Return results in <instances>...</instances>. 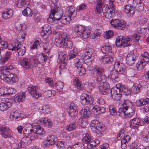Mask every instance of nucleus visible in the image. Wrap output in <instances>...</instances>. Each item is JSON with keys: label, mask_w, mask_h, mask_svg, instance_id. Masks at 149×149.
<instances>
[{"label": "nucleus", "mask_w": 149, "mask_h": 149, "mask_svg": "<svg viewBox=\"0 0 149 149\" xmlns=\"http://www.w3.org/2000/svg\"><path fill=\"white\" fill-rule=\"evenodd\" d=\"M96 82H99L100 84L99 86V89L101 93L105 95L110 91L109 84L106 82V79L103 74L96 75Z\"/></svg>", "instance_id": "nucleus-1"}, {"label": "nucleus", "mask_w": 149, "mask_h": 149, "mask_svg": "<svg viewBox=\"0 0 149 149\" xmlns=\"http://www.w3.org/2000/svg\"><path fill=\"white\" fill-rule=\"evenodd\" d=\"M74 29L75 32L84 38H88L91 33V31L88 28H85L81 25H75Z\"/></svg>", "instance_id": "nucleus-2"}, {"label": "nucleus", "mask_w": 149, "mask_h": 149, "mask_svg": "<svg viewBox=\"0 0 149 149\" xmlns=\"http://www.w3.org/2000/svg\"><path fill=\"white\" fill-rule=\"evenodd\" d=\"M132 43L131 39L128 37H125L120 36L117 37L116 38V44L118 47L123 46L124 47L130 46Z\"/></svg>", "instance_id": "nucleus-3"}, {"label": "nucleus", "mask_w": 149, "mask_h": 149, "mask_svg": "<svg viewBox=\"0 0 149 149\" xmlns=\"http://www.w3.org/2000/svg\"><path fill=\"white\" fill-rule=\"evenodd\" d=\"M0 78L4 82L11 84L15 83L18 80L17 75L12 73L6 74L1 73H0Z\"/></svg>", "instance_id": "nucleus-4"}, {"label": "nucleus", "mask_w": 149, "mask_h": 149, "mask_svg": "<svg viewBox=\"0 0 149 149\" xmlns=\"http://www.w3.org/2000/svg\"><path fill=\"white\" fill-rule=\"evenodd\" d=\"M125 110L126 117L130 118L134 114L132 103L129 100H126L122 105Z\"/></svg>", "instance_id": "nucleus-5"}, {"label": "nucleus", "mask_w": 149, "mask_h": 149, "mask_svg": "<svg viewBox=\"0 0 149 149\" xmlns=\"http://www.w3.org/2000/svg\"><path fill=\"white\" fill-rule=\"evenodd\" d=\"M63 15V11L58 6H55L52 7L50 13V16L54 18L56 20H59L61 19Z\"/></svg>", "instance_id": "nucleus-6"}, {"label": "nucleus", "mask_w": 149, "mask_h": 149, "mask_svg": "<svg viewBox=\"0 0 149 149\" xmlns=\"http://www.w3.org/2000/svg\"><path fill=\"white\" fill-rule=\"evenodd\" d=\"M110 23L114 28L120 30H124L126 27V23L122 19H113L111 20Z\"/></svg>", "instance_id": "nucleus-7"}, {"label": "nucleus", "mask_w": 149, "mask_h": 149, "mask_svg": "<svg viewBox=\"0 0 149 149\" xmlns=\"http://www.w3.org/2000/svg\"><path fill=\"white\" fill-rule=\"evenodd\" d=\"M81 103L83 105H88L92 104L93 102V98L86 92L82 93L80 97Z\"/></svg>", "instance_id": "nucleus-8"}, {"label": "nucleus", "mask_w": 149, "mask_h": 149, "mask_svg": "<svg viewBox=\"0 0 149 149\" xmlns=\"http://www.w3.org/2000/svg\"><path fill=\"white\" fill-rule=\"evenodd\" d=\"M67 34L65 33H60L55 39V45L58 47H62L63 43L68 39Z\"/></svg>", "instance_id": "nucleus-9"}, {"label": "nucleus", "mask_w": 149, "mask_h": 149, "mask_svg": "<svg viewBox=\"0 0 149 149\" xmlns=\"http://www.w3.org/2000/svg\"><path fill=\"white\" fill-rule=\"evenodd\" d=\"M68 110L69 111L68 112V114L72 118L74 119L75 122H76L75 118L78 113V107L77 105L74 103H71Z\"/></svg>", "instance_id": "nucleus-10"}, {"label": "nucleus", "mask_w": 149, "mask_h": 149, "mask_svg": "<svg viewBox=\"0 0 149 149\" xmlns=\"http://www.w3.org/2000/svg\"><path fill=\"white\" fill-rule=\"evenodd\" d=\"M38 88L37 86L30 85L28 87L27 89L31 96L36 99H37L42 95V93H38L37 91Z\"/></svg>", "instance_id": "nucleus-11"}, {"label": "nucleus", "mask_w": 149, "mask_h": 149, "mask_svg": "<svg viewBox=\"0 0 149 149\" xmlns=\"http://www.w3.org/2000/svg\"><path fill=\"white\" fill-rule=\"evenodd\" d=\"M36 123H33L32 124H27L24 126L23 132L25 134L30 136L33 135L34 131L35 128Z\"/></svg>", "instance_id": "nucleus-12"}, {"label": "nucleus", "mask_w": 149, "mask_h": 149, "mask_svg": "<svg viewBox=\"0 0 149 149\" xmlns=\"http://www.w3.org/2000/svg\"><path fill=\"white\" fill-rule=\"evenodd\" d=\"M102 11L103 15L107 18H111L114 16V11L109 8L107 4H105L102 8Z\"/></svg>", "instance_id": "nucleus-13"}, {"label": "nucleus", "mask_w": 149, "mask_h": 149, "mask_svg": "<svg viewBox=\"0 0 149 149\" xmlns=\"http://www.w3.org/2000/svg\"><path fill=\"white\" fill-rule=\"evenodd\" d=\"M114 69L120 74L124 73L125 71V67L124 64L121 63L119 61H116L114 65Z\"/></svg>", "instance_id": "nucleus-14"}, {"label": "nucleus", "mask_w": 149, "mask_h": 149, "mask_svg": "<svg viewBox=\"0 0 149 149\" xmlns=\"http://www.w3.org/2000/svg\"><path fill=\"white\" fill-rule=\"evenodd\" d=\"M74 63L76 64V65L78 70L79 75L80 76L83 75L86 72V70L81 65L79 59L77 58L74 61Z\"/></svg>", "instance_id": "nucleus-15"}, {"label": "nucleus", "mask_w": 149, "mask_h": 149, "mask_svg": "<svg viewBox=\"0 0 149 149\" xmlns=\"http://www.w3.org/2000/svg\"><path fill=\"white\" fill-rule=\"evenodd\" d=\"M136 60L137 57L135 54L131 52H129L126 57V63L129 65H132L134 64Z\"/></svg>", "instance_id": "nucleus-16"}, {"label": "nucleus", "mask_w": 149, "mask_h": 149, "mask_svg": "<svg viewBox=\"0 0 149 149\" xmlns=\"http://www.w3.org/2000/svg\"><path fill=\"white\" fill-rule=\"evenodd\" d=\"M20 65L24 69H27L31 66V61L29 59L24 57L20 58Z\"/></svg>", "instance_id": "nucleus-17"}, {"label": "nucleus", "mask_w": 149, "mask_h": 149, "mask_svg": "<svg viewBox=\"0 0 149 149\" xmlns=\"http://www.w3.org/2000/svg\"><path fill=\"white\" fill-rule=\"evenodd\" d=\"M38 122L40 125L46 127H51L53 125V123L51 120L46 117L40 118L38 120Z\"/></svg>", "instance_id": "nucleus-18"}, {"label": "nucleus", "mask_w": 149, "mask_h": 149, "mask_svg": "<svg viewBox=\"0 0 149 149\" xmlns=\"http://www.w3.org/2000/svg\"><path fill=\"white\" fill-rule=\"evenodd\" d=\"M135 9L133 7L130 5H127L125 6L124 11L127 15L129 17H132L134 15Z\"/></svg>", "instance_id": "nucleus-19"}, {"label": "nucleus", "mask_w": 149, "mask_h": 149, "mask_svg": "<svg viewBox=\"0 0 149 149\" xmlns=\"http://www.w3.org/2000/svg\"><path fill=\"white\" fill-rule=\"evenodd\" d=\"M4 100V101L0 103V110L3 111H6L11 107V103L8 100L7 98Z\"/></svg>", "instance_id": "nucleus-20"}, {"label": "nucleus", "mask_w": 149, "mask_h": 149, "mask_svg": "<svg viewBox=\"0 0 149 149\" xmlns=\"http://www.w3.org/2000/svg\"><path fill=\"white\" fill-rule=\"evenodd\" d=\"M144 87L141 84H134L131 89L132 92L134 94H136L140 92L143 89Z\"/></svg>", "instance_id": "nucleus-21"}, {"label": "nucleus", "mask_w": 149, "mask_h": 149, "mask_svg": "<svg viewBox=\"0 0 149 149\" xmlns=\"http://www.w3.org/2000/svg\"><path fill=\"white\" fill-rule=\"evenodd\" d=\"M119 74L118 72L114 70L111 71L109 77L112 79L113 82H117L120 80Z\"/></svg>", "instance_id": "nucleus-22"}, {"label": "nucleus", "mask_w": 149, "mask_h": 149, "mask_svg": "<svg viewBox=\"0 0 149 149\" xmlns=\"http://www.w3.org/2000/svg\"><path fill=\"white\" fill-rule=\"evenodd\" d=\"M13 11L11 9H5L2 12V17L3 18L7 19L12 16L13 14Z\"/></svg>", "instance_id": "nucleus-23"}, {"label": "nucleus", "mask_w": 149, "mask_h": 149, "mask_svg": "<svg viewBox=\"0 0 149 149\" xmlns=\"http://www.w3.org/2000/svg\"><path fill=\"white\" fill-rule=\"evenodd\" d=\"M93 50L91 48H87L84 51V60H85L92 59V55L93 52Z\"/></svg>", "instance_id": "nucleus-24"}, {"label": "nucleus", "mask_w": 149, "mask_h": 149, "mask_svg": "<svg viewBox=\"0 0 149 149\" xmlns=\"http://www.w3.org/2000/svg\"><path fill=\"white\" fill-rule=\"evenodd\" d=\"M66 15H69L74 18L76 16L77 12L75 10L74 6H70L67 8Z\"/></svg>", "instance_id": "nucleus-25"}, {"label": "nucleus", "mask_w": 149, "mask_h": 149, "mask_svg": "<svg viewBox=\"0 0 149 149\" xmlns=\"http://www.w3.org/2000/svg\"><path fill=\"white\" fill-rule=\"evenodd\" d=\"M141 125V120L138 118H134L130 120V127L132 128H137Z\"/></svg>", "instance_id": "nucleus-26"}, {"label": "nucleus", "mask_w": 149, "mask_h": 149, "mask_svg": "<svg viewBox=\"0 0 149 149\" xmlns=\"http://www.w3.org/2000/svg\"><path fill=\"white\" fill-rule=\"evenodd\" d=\"M17 48L15 50L16 52L17 53L19 56H23L26 52V50L25 47L21 45L19 42L18 45L17 46Z\"/></svg>", "instance_id": "nucleus-27"}, {"label": "nucleus", "mask_w": 149, "mask_h": 149, "mask_svg": "<svg viewBox=\"0 0 149 149\" xmlns=\"http://www.w3.org/2000/svg\"><path fill=\"white\" fill-rule=\"evenodd\" d=\"M51 30V26L47 24H45L43 26L42 30L41 32V35L44 36L49 35L52 33Z\"/></svg>", "instance_id": "nucleus-28"}, {"label": "nucleus", "mask_w": 149, "mask_h": 149, "mask_svg": "<svg viewBox=\"0 0 149 149\" xmlns=\"http://www.w3.org/2000/svg\"><path fill=\"white\" fill-rule=\"evenodd\" d=\"M101 51L103 53L106 54L112 52V47L108 43H104L102 47Z\"/></svg>", "instance_id": "nucleus-29"}, {"label": "nucleus", "mask_w": 149, "mask_h": 149, "mask_svg": "<svg viewBox=\"0 0 149 149\" xmlns=\"http://www.w3.org/2000/svg\"><path fill=\"white\" fill-rule=\"evenodd\" d=\"M102 62L104 63H111L114 60L113 57L109 55H105L101 58Z\"/></svg>", "instance_id": "nucleus-30"}, {"label": "nucleus", "mask_w": 149, "mask_h": 149, "mask_svg": "<svg viewBox=\"0 0 149 149\" xmlns=\"http://www.w3.org/2000/svg\"><path fill=\"white\" fill-rule=\"evenodd\" d=\"M36 124L35 129L33 134L39 135H43L45 133L44 129L40 126Z\"/></svg>", "instance_id": "nucleus-31"}, {"label": "nucleus", "mask_w": 149, "mask_h": 149, "mask_svg": "<svg viewBox=\"0 0 149 149\" xmlns=\"http://www.w3.org/2000/svg\"><path fill=\"white\" fill-rule=\"evenodd\" d=\"M110 91L113 100L118 101L121 99V95L119 94L118 91H115V89H112L111 90H110Z\"/></svg>", "instance_id": "nucleus-32"}, {"label": "nucleus", "mask_w": 149, "mask_h": 149, "mask_svg": "<svg viewBox=\"0 0 149 149\" xmlns=\"http://www.w3.org/2000/svg\"><path fill=\"white\" fill-rule=\"evenodd\" d=\"M25 92L17 93L14 96L15 99L19 102H22L25 99Z\"/></svg>", "instance_id": "nucleus-33"}, {"label": "nucleus", "mask_w": 149, "mask_h": 149, "mask_svg": "<svg viewBox=\"0 0 149 149\" xmlns=\"http://www.w3.org/2000/svg\"><path fill=\"white\" fill-rule=\"evenodd\" d=\"M92 59L85 60H84V66L86 68L87 70L91 71L93 70L92 63Z\"/></svg>", "instance_id": "nucleus-34"}, {"label": "nucleus", "mask_w": 149, "mask_h": 149, "mask_svg": "<svg viewBox=\"0 0 149 149\" xmlns=\"http://www.w3.org/2000/svg\"><path fill=\"white\" fill-rule=\"evenodd\" d=\"M48 58V56L45 54L42 53L38 55V60L39 64H43L45 63Z\"/></svg>", "instance_id": "nucleus-35"}, {"label": "nucleus", "mask_w": 149, "mask_h": 149, "mask_svg": "<svg viewBox=\"0 0 149 149\" xmlns=\"http://www.w3.org/2000/svg\"><path fill=\"white\" fill-rule=\"evenodd\" d=\"M100 142V141L97 139H95L94 140H91L87 145V147L88 149L95 148L99 144Z\"/></svg>", "instance_id": "nucleus-36"}, {"label": "nucleus", "mask_w": 149, "mask_h": 149, "mask_svg": "<svg viewBox=\"0 0 149 149\" xmlns=\"http://www.w3.org/2000/svg\"><path fill=\"white\" fill-rule=\"evenodd\" d=\"M24 118L23 117V114L19 113L17 111H15L13 115H11L10 117L12 119H15L16 121L21 120Z\"/></svg>", "instance_id": "nucleus-37"}, {"label": "nucleus", "mask_w": 149, "mask_h": 149, "mask_svg": "<svg viewBox=\"0 0 149 149\" xmlns=\"http://www.w3.org/2000/svg\"><path fill=\"white\" fill-rule=\"evenodd\" d=\"M57 140L56 137L53 135H49L47 138V141L49 142V144L52 145L55 143Z\"/></svg>", "instance_id": "nucleus-38"}, {"label": "nucleus", "mask_w": 149, "mask_h": 149, "mask_svg": "<svg viewBox=\"0 0 149 149\" xmlns=\"http://www.w3.org/2000/svg\"><path fill=\"white\" fill-rule=\"evenodd\" d=\"M39 111L42 114H45L49 113L50 112L49 107L47 105H45L43 107H40Z\"/></svg>", "instance_id": "nucleus-39"}, {"label": "nucleus", "mask_w": 149, "mask_h": 149, "mask_svg": "<svg viewBox=\"0 0 149 149\" xmlns=\"http://www.w3.org/2000/svg\"><path fill=\"white\" fill-rule=\"evenodd\" d=\"M63 44L62 47H63L68 50L72 49L73 46L72 42L70 40L68 39H67L66 40H65L64 43H63Z\"/></svg>", "instance_id": "nucleus-40"}, {"label": "nucleus", "mask_w": 149, "mask_h": 149, "mask_svg": "<svg viewBox=\"0 0 149 149\" xmlns=\"http://www.w3.org/2000/svg\"><path fill=\"white\" fill-rule=\"evenodd\" d=\"M70 16L65 15L62 16L61 20V22L63 24H67L69 23L71 20L73 19Z\"/></svg>", "instance_id": "nucleus-41"}, {"label": "nucleus", "mask_w": 149, "mask_h": 149, "mask_svg": "<svg viewBox=\"0 0 149 149\" xmlns=\"http://www.w3.org/2000/svg\"><path fill=\"white\" fill-rule=\"evenodd\" d=\"M91 140V138L88 133L84 134H83L82 141L84 143L87 145Z\"/></svg>", "instance_id": "nucleus-42"}, {"label": "nucleus", "mask_w": 149, "mask_h": 149, "mask_svg": "<svg viewBox=\"0 0 149 149\" xmlns=\"http://www.w3.org/2000/svg\"><path fill=\"white\" fill-rule=\"evenodd\" d=\"M84 145L82 143L79 142L75 143L72 146L68 147L67 149H84Z\"/></svg>", "instance_id": "nucleus-43"}, {"label": "nucleus", "mask_w": 149, "mask_h": 149, "mask_svg": "<svg viewBox=\"0 0 149 149\" xmlns=\"http://www.w3.org/2000/svg\"><path fill=\"white\" fill-rule=\"evenodd\" d=\"M80 113L82 115L83 117L86 118L89 117L91 115V112L88 109L84 108L82 109Z\"/></svg>", "instance_id": "nucleus-44"}, {"label": "nucleus", "mask_w": 149, "mask_h": 149, "mask_svg": "<svg viewBox=\"0 0 149 149\" xmlns=\"http://www.w3.org/2000/svg\"><path fill=\"white\" fill-rule=\"evenodd\" d=\"M100 123L97 120H94L91 121V127L92 130L95 131L96 130L97 126Z\"/></svg>", "instance_id": "nucleus-45"}, {"label": "nucleus", "mask_w": 149, "mask_h": 149, "mask_svg": "<svg viewBox=\"0 0 149 149\" xmlns=\"http://www.w3.org/2000/svg\"><path fill=\"white\" fill-rule=\"evenodd\" d=\"M19 1H17L16 3L17 6L19 8H21L23 6H27L30 4V0H22L20 2V3Z\"/></svg>", "instance_id": "nucleus-46"}, {"label": "nucleus", "mask_w": 149, "mask_h": 149, "mask_svg": "<svg viewBox=\"0 0 149 149\" xmlns=\"http://www.w3.org/2000/svg\"><path fill=\"white\" fill-rule=\"evenodd\" d=\"M94 72L96 75L103 74L104 69L100 66H96L93 69Z\"/></svg>", "instance_id": "nucleus-47"}, {"label": "nucleus", "mask_w": 149, "mask_h": 149, "mask_svg": "<svg viewBox=\"0 0 149 149\" xmlns=\"http://www.w3.org/2000/svg\"><path fill=\"white\" fill-rule=\"evenodd\" d=\"M1 136L5 139L11 138L13 136L12 132L9 129L5 133H0Z\"/></svg>", "instance_id": "nucleus-48"}, {"label": "nucleus", "mask_w": 149, "mask_h": 149, "mask_svg": "<svg viewBox=\"0 0 149 149\" xmlns=\"http://www.w3.org/2000/svg\"><path fill=\"white\" fill-rule=\"evenodd\" d=\"M23 15L27 16L28 17H31L33 13L29 7L26 8L22 11Z\"/></svg>", "instance_id": "nucleus-49"}, {"label": "nucleus", "mask_w": 149, "mask_h": 149, "mask_svg": "<svg viewBox=\"0 0 149 149\" xmlns=\"http://www.w3.org/2000/svg\"><path fill=\"white\" fill-rule=\"evenodd\" d=\"M141 56L142 58L141 60L148 63L149 61V53L147 52H144L141 53Z\"/></svg>", "instance_id": "nucleus-50"}, {"label": "nucleus", "mask_w": 149, "mask_h": 149, "mask_svg": "<svg viewBox=\"0 0 149 149\" xmlns=\"http://www.w3.org/2000/svg\"><path fill=\"white\" fill-rule=\"evenodd\" d=\"M113 35V31L111 30L107 31L103 34V36L105 39H109L111 38Z\"/></svg>", "instance_id": "nucleus-51"}, {"label": "nucleus", "mask_w": 149, "mask_h": 149, "mask_svg": "<svg viewBox=\"0 0 149 149\" xmlns=\"http://www.w3.org/2000/svg\"><path fill=\"white\" fill-rule=\"evenodd\" d=\"M148 63L144 61L143 60H141L139 62L136 64V66L138 70H141Z\"/></svg>", "instance_id": "nucleus-52"}, {"label": "nucleus", "mask_w": 149, "mask_h": 149, "mask_svg": "<svg viewBox=\"0 0 149 149\" xmlns=\"http://www.w3.org/2000/svg\"><path fill=\"white\" fill-rule=\"evenodd\" d=\"M18 45V42H15L14 44H10L8 45L7 48L8 50H11L12 51H15L17 48V46Z\"/></svg>", "instance_id": "nucleus-53"}, {"label": "nucleus", "mask_w": 149, "mask_h": 149, "mask_svg": "<svg viewBox=\"0 0 149 149\" xmlns=\"http://www.w3.org/2000/svg\"><path fill=\"white\" fill-rule=\"evenodd\" d=\"M63 86V84L62 82L57 81L56 83V88L58 91H62Z\"/></svg>", "instance_id": "nucleus-54"}, {"label": "nucleus", "mask_w": 149, "mask_h": 149, "mask_svg": "<svg viewBox=\"0 0 149 149\" xmlns=\"http://www.w3.org/2000/svg\"><path fill=\"white\" fill-rule=\"evenodd\" d=\"M96 130H98L99 132L101 134H102V132H105L106 129V127L101 123L99 124Z\"/></svg>", "instance_id": "nucleus-55"}, {"label": "nucleus", "mask_w": 149, "mask_h": 149, "mask_svg": "<svg viewBox=\"0 0 149 149\" xmlns=\"http://www.w3.org/2000/svg\"><path fill=\"white\" fill-rule=\"evenodd\" d=\"M77 127L76 123H70L66 127V130L68 131H70L75 129Z\"/></svg>", "instance_id": "nucleus-56"}, {"label": "nucleus", "mask_w": 149, "mask_h": 149, "mask_svg": "<svg viewBox=\"0 0 149 149\" xmlns=\"http://www.w3.org/2000/svg\"><path fill=\"white\" fill-rule=\"evenodd\" d=\"M6 95H10L15 94L16 92V90L13 88H5Z\"/></svg>", "instance_id": "nucleus-57"}, {"label": "nucleus", "mask_w": 149, "mask_h": 149, "mask_svg": "<svg viewBox=\"0 0 149 149\" xmlns=\"http://www.w3.org/2000/svg\"><path fill=\"white\" fill-rule=\"evenodd\" d=\"M74 86L78 89L80 90L81 89V81L76 78H75L74 81Z\"/></svg>", "instance_id": "nucleus-58"}, {"label": "nucleus", "mask_w": 149, "mask_h": 149, "mask_svg": "<svg viewBox=\"0 0 149 149\" xmlns=\"http://www.w3.org/2000/svg\"><path fill=\"white\" fill-rule=\"evenodd\" d=\"M140 37V36L137 34H134L130 38L132 43L133 42H136L138 41L139 40Z\"/></svg>", "instance_id": "nucleus-59"}, {"label": "nucleus", "mask_w": 149, "mask_h": 149, "mask_svg": "<svg viewBox=\"0 0 149 149\" xmlns=\"http://www.w3.org/2000/svg\"><path fill=\"white\" fill-rule=\"evenodd\" d=\"M118 112L120 116L123 118L126 117L125 110L123 106L119 109Z\"/></svg>", "instance_id": "nucleus-60"}, {"label": "nucleus", "mask_w": 149, "mask_h": 149, "mask_svg": "<svg viewBox=\"0 0 149 149\" xmlns=\"http://www.w3.org/2000/svg\"><path fill=\"white\" fill-rule=\"evenodd\" d=\"M125 131L123 130H120L117 135V139L120 140L123 139L125 136Z\"/></svg>", "instance_id": "nucleus-61"}, {"label": "nucleus", "mask_w": 149, "mask_h": 149, "mask_svg": "<svg viewBox=\"0 0 149 149\" xmlns=\"http://www.w3.org/2000/svg\"><path fill=\"white\" fill-rule=\"evenodd\" d=\"M40 43L38 40H36L31 46L30 49L33 50L37 49L38 47L40 46Z\"/></svg>", "instance_id": "nucleus-62"}, {"label": "nucleus", "mask_w": 149, "mask_h": 149, "mask_svg": "<svg viewBox=\"0 0 149 149\" xmlns=\"http://www.w3.org/2000/svg\"><path fill=\"white\" fill-rule=\"evenodd\" d=\"M2 70L8 71V70H11L13 69V67L11 64H8L3 66L1 68Z\"/></svg>", "instance_id": "nucleus-63"}, {"label": "nucleus", "mask_w": 149, "mask_h": 149, "mask_svg": "<svg viewBox=\"0 0 149 149\" xmlns=\"http://www.w3.org/2000/svg\"><path fill=\"white\" fill-rule=\"evenodd\" d=\"M109 109L110 114L112 116H114L116 114V111L115 110L113 105H110L109 107Z\"/></svg>", "instance_id": "nucleus-64"}]
</instances>
